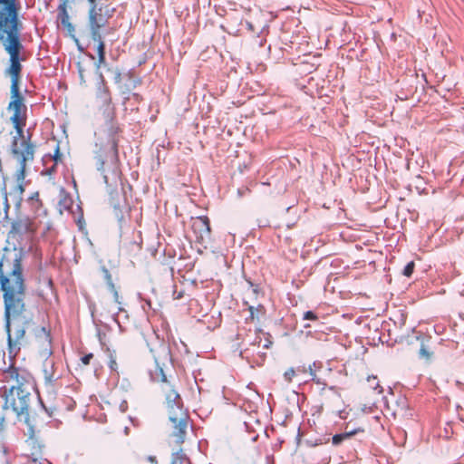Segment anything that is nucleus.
<instances>
[{
	"label": "nucleus",
	"instance_id": "c756f323",
	"mask_svg": "<svg viewBox=\"0 0 464 464\" xmlns=\"http://www.w3.org/2000/svg\"><path fill=\"white\" fill-rule=\"evenodd\" d=\"M92 358H93V354L88 353V354H85L84 356H82L81 358V361L83 365H88Z\"/></svg>",
	"mask_w": 464,
	"mask_h": 464
},
{
	"label": "nucleus",
	"instance_id": "a211bd4d",
	"mask_svg": "<svg viewBox=\"0 0 464 464\" xmlns=\"http://www.w3.org/2000/svg\"><path fill=\"white\" fill-rule=\"evenodd\" d=\"M72 203L73 201L69 194L63 191L60 194L59 207L61 212L63 210H70L72 207Z\"/></svg>",
	"mask_w": 464,
	"mask_h": 464
},
{
	"label": "nucleus",
	"instance_id": "7ed1b4c3",
	"mask_svg": "<svg viewBox=\"0 0 464 464\" xmlns=\"http://www.w3.org/2000/svg\"><path fill=\"white\" fill-rule=\"evenodd\" d=\"M1 376L3 382L14 383L6 392L5 404L16 413L19 421L27 424L41 419L32 408L35 400L33 375L26 369L11 364L3 371Z\"/></svg>",
	"mask_w": 464,
	"mask_h": 464
},
{
	"label": "nucleus",
	"instance_id": "6e6552de",
	"mask_svg": "<svg viewBox=\"0 0 464 464\" xmlns=\"http://www.w3.org/2000/svg\"><path fill=\"white\" fill-rule=\"evenodd\" d=\"M27 425V442L31 447V454L32 456H41L43 454V450L44 449V440L40 438L39 433L41 429L44 426V420L42 419L34 420V421L29 422Z\"/></svg>",
	"mask_w": 464,
	"mask_h": 464
},
{
	"label": "nucleus",
	"instance_id": "6ab92c4d",
	"mask_svg": "<svg viewBox=\"0 0 464 464\" xmlns=\"http://www.w3.org/2000/svg\"><path fill=\"white\" fill-rule=\"evenodd\" d=\"M29 204L31 205L32 208L35 211H37L42 207V201L39 198V193L34 192L28 199Z\"/></svg>",
	"mask_w": 464,
	"mask_h": 464
},
{
	"label": "nucleus",
	"instance_id": "393cba45",
	"mask_svg": "<svg viewBox=\"0 0 464 464\" xmlns=\"http://www.w3.org/2000/svg\"><path fill=\"white\" fill-rule=\"evenodd\" d=\"M33 464H52L47 459H44L41 456H33L32 459Z\"/></svg>",
	"mask_w": 464,
	"mask_h": 464
},
{
	"label": "nucleus",
	"instance_id": "dca6fc26",
	"mask_svg": "<svg viewBox=\"0 0 464 464\" xmlns=\"http://www.w3.org/2000/svg\"><path fill=\"white\" fill-rule=\"evenodd\" d=\"M364 432V428L358 427L351 430H345L343 433L335 434L333 436L332 442L334 445L341 444L344 440L352 438L357 433Z\"/></svg>",
	"mask_w": 464,
	"mask_h": 464
},
{
	"label": "nucleus",
	"instance_id": "412c9836",
	"mask_svg": "<svg viewBox=\"0 0 464 464\" xmlns=\"http://www.w3.org/2000/svg\"><path fill=\"white\" fill-rule=\"evenodd\" d=\"M185 460L189 462V459L187 458L186 453L181 449L173 454L172 464H175L177 461L182 463Z\"/></svg>",
	"mask_w": 464,
	"mask_h": 464
},
{
	"label": "nucleus",
	"instance_id": "a878e982",
	"mask_svg": "<svg viewBox=\"0 0 464 464\" xmlns=\"http://www.w3.org/2000/svg\"><path fill=\"white\" fill-rule=\"evenodd\" d=\"M295 375V371L293 369V368H290L288 369L287 371H285V372L284 373V377H285V380L287 382H291L292 380H293V377Z\"/></svg>",
	"mask_w": 464,
	"mask_h": 464
},
{
	"label": "nucleus",
	"instance_id": "9b49d317",
	"mask_svg": "<svg viewBox=\"0 0 464 464\" xmlns=\"http://www.w3.org/2000/svg\"><path fill=\"white\" fill-rule=\"evenodd\" d=\"M36 230L34 223L29 218H18L12 223L9 235L12 237L26 233H34Z\"/></svg>",
	"mask_w": 464,
	"mask_h": 464
},
{
	"label": "nucleus",
	"instance_id": "ddd939ff",
	"mask_svg": "<svg viewBox=\"0 0 464 464\" xmlns=\"http://www.w3.org/2000/svg\"><path fill=\"white\" fill-rule=\"evenodd\" d=\"M58 15L57 19L62 26L66 30L67 34L71 37H74L75 28L70 21V16L67 11V6L64 4L59 5L57 7Z\"/></svg>",
	"mask_w": 464,
	"mask_h": 464
},
{
	"label": "nucleus",
	"instance_id": "aec40b11",
	"mask_svg": "<svg viewBox=\"0 0 464 464\" xmlns=\"http://www.w3.org/2000/svg\"><path fill=\"white\" fill-rule=\"evenodd\" d=\"M367 382L369 384V388L372 391H377L378 393L382 392V388L380 386L378 378L376 376H369L367 378Z\"/></svg>",
	"mask_w": 464,
	"mask_h": 464
},
{
	"label": "nucleus",
	"instance_id": "7c9ffc66",
	"mask_svg": "<svg viewBox=\"0 0 464 464\" xmlns=\"http://www.w3.org/2000/svg\"><path fill=\"white\" fill-rule=\"evenodd\" d=\"M109 366L111 370L115 371L117 369V362H116V360L115 358H113L112 356H111V360H110V363H109Z\"/></svg>",
	"mask_w": 464,
	"mask_h": 464
},
{
	"label": "nucleus",
	"instance_id": "4be33fe9",
	"mask_svg": "<svg viewBox=\"0 0 464 464\" xmlns=\"http://www.w3.org/2000/svg\"><path fill=\"white\" fill-rule=\"evenodd\" d=\"M100 98L105 104H110L111 102V93L107 87H103L100 93Z\"/></svg>",
	"mask_w": 464,
	"mask_h": 464
},
{
	"label": "nucleus",
	"instance_id": "c85d7f7f",
	"mask_svg": "<svg viewBox=\"0 0 464 464\" xmlns=\"http://www.w3.org/2000/svg\"><path fill=\"white\" fill-rule=\"evenodd\" d=\"M53 159L55 162V165L62 160V154L60 153V149L59 147L57 146L56 149H55V151H54V154L53 156Z\"/></svg>",
	"mask_w": 464,
	"mask_h": 464
},
{
	"label": "nucleus",
	"instance_id": "5701e85b",
	"mask_svg": "<svg viewBox=\"0 0 464 464\" xmlns=\"http://www.w3.org/2000/svg\"><path fill=\"white\" fill-rule=\"evenodd\" d=\"M118 145H119V140L113 137L111 139V150L112 152V158L114 160H118V157H119Z\"/></svg>",
	"mask_w": 464,
	"mask_h": 464
},
{
	"label": "nucleus",
	"instance_id": "423d86ee",
	"mask_svg": "<svg viewBox=\"0 0 464 464\" xmlns=\"http://www.w3.org/2000/svg\"><path fill=\"white\" fill-rule=\"evenodd\" d=\"M89 4L88 24L90 34L99 38L102 31L109 24L117 11L111 0H87Z\"/></svg>",
	"mask_w": 464,
	"mask_h": 464
},
{
	"label": "nucleus",
	"instance_id": "39448f33",
	"mask_svg": "<svg viewBox=\"0 0 464 464\" xmlns=\"http://www.w3.org/2000/svg\"><path fill=\"white\" fill-rule=\"evenodd\" d=\"M35 147L32 142L28 140L17 142V139H13L11 144V153L13 158L17 161L19 168L15 173V179L17 184L8 193L6 191V186L0 188V194L3 199L5 216L7 217L8 210L10 208L9 198L16 206L20 207L23 201V194L24 192V181L26 176V165L28 162H32L34 159Z\"/></svg>",
	"mask_w": 464,
	"mask_h": 464
},
{
	"label": "nucleus",
	"instance_id": "1a4fd4ad",
	"mask_svg": "<svg viewBox=\"0 0 464 464\" xmlns=\"http://www.w3.org/2000/svg\"><path fill=\"white\" fill-rule=\"evenodd\" d=\"M191 229L198 243L203 244L210 240V221L207 216L192 218Z\"/></svg>",
	"mask_w": 464,
	"mask_h": 464
},
{
	"label": "nucleus",
	"instance_id": "2f4dec72",
	"mask_svg": "<svg viewBox=\"0 0 464 464\" xmlns=\"http://www.w3.org/2000/svg\"><path fill=\"white\" fill-rule=\"evenodd\" d=\"M113 295V299H114V302L117 303V304H121V301H120V295H119V293H118V290L117 291H114L112 293Z\"/></svg>",
	"mask_w": 464,
	"mask_h": 464
},
{
	"label": "nucleus",
	"instance_id": "b1692460",
	"mask_svg": "<svg viewBox=\"0 0 464 464\" xmlns=\"http://www.w3.org/2000/svg\"><path fill=\"white\" fill-rule=\"evenodd\" d=\"M414 267H415V264H414V262H413V261L409 262V263L405 266V267H404V269H403L402 274H403L405 276L410 277V276L412 275V273H413Z\"/></svg>",
	"mask_w": 464,
	"mask_h": 464
},
{
	"label": "nucleus",
	"instance_id": "f8f14e48",
	"mask_svg": "<svg viewBox=\"0 0 464 464\" xmlns=\"http://www.w3.org/2000/svg\"><path fill=\"white\" fill-rule=\"evenodd\" d=\"M418 340L420 341V346L419 350V358L423 360L425 362H431L434 357V349L432 346V342L430 337H418Z\"/></svg>",
	"mask_w": 464,
	"mask_h": 464
},
{
	"label": "nucleus",
	"instance_id": "0eeeda50",
	"mask_svg": "<svg viewBox=\"0 0 464 464\" xmlns=\"http://www.w3.org/2000/svg\"><path fill=\"white\" fill-rule=\"evenodd\" d=\"M11 100L8 104V111H12L13 114L10 117V121L16 130L17 140L22 139V141H30V137L25 140L24 135V128L26 125L27 120V107L24 104V98L20 92V89H10ZM18 143L19 140H17Z\"/></svg>",
	"mask_w": 464,
	"mask_h": 464
},
{
	"label": "nucleus",
	"instance_id": "f03ea898",
	"mask_svg": "<svg viewBox=\"0 0 464 464\" xmlns=\"http://www.w3.org/2000/svg\"><path fill=\"white\" fill-rule=\"evenodd\" d=\"M20 0H0V44L9 54L10 64L5 73L11 77V88L20 89L23 60L20 57L24 46L21 43L23 22Z\"/></svg>",
	"mask_w": 464,
	"mask_h": 464
},
{
	"label": "nucleus",
	"instance_id": "cd10ccee",
	"mask_svg": "<svg viewBox=\"0 0 464 464\" xmlns=\"http://www.w3.org/2000/svg\"><path fill=\"white\" fill-rule=\"evenodd\" d=\"M303 318L304 320H313V321H315L318 319L317 315L313 311H306L304 314Z\"/></svg>",
	"mask_w": 464,
	"mask_h": 464
},
{
	"label": "nucleus",
	"instance_id": "20e7f679",
	"mask_svg": "<svg viewBox=\"0 0 464 464\" xmlns=\"http://www.w3.org/2000/svg\"><path fill=\"white\" fill-rule=\"evenodd\" d=\"M150 375L154 382H159L160 391L168 408L171 429L169 435V445L179 448L185 441L189 420L188 414L183 409L180 395L164 373V363L160 364L158 358L155 359V370L150 372Z\"/></svg>",
	"mask_w": 464,
	"mask_h": 464
},
{
	"label": "nucleus",
	"instance_id": "473e14b6",
	"mask_svg": "<svg viewBox=\"0 0 464 464\" xmlns=\"http://www.w3.org/2000/svg\"><path fill=\"white\" fill-rule=\"evenodd\" d=\"M121 131L119 127H111V132L113 135L118 134Z\"/></svg>",
	"mask_w": 464,
	"mask_h": 464
},
{
	"label": "nucleus",
	"instance_id": "58836bf2",
	"mask_svg": "<svg viewBox=\"0 0 464 464\" xmlns=\"http://www.w3.org/2000/svg\"><path fill=\"white\" fill-rule=\"evenodd\" d=\"M103 165H104V162H103V161H102V163H101V167L99 168V169H103Z\"/></svg>",
	"mask_w": 464,
	"mask_h": 464
},
{
	"label": "nucleus",
	"instance_id": "9d476101",
	"mask_svg": "<svg viewBox=\"0 0 464 464\" xmlns=\"http://www.w3.org/2000/svg\"><path fill=\"white\" fill-rule=\"evenodd\" d=\"M46 359L43 363V373L44 377V381L46 384L53 385L56 381H58L61 376V362H56L54 358L50 356H45Z\"/></svg>",
	"mask_w": 464,
	"mask_h": 464
},
{
	"label": "nucleus",
	"instance_id": "4c0bfd02",
	"mask_svg": "<svg viewBox=\"0 0 464 464\" xmlns=\"http://www.w3.org/2000/svg\"><path fill=\"white\" fill-rule=\"evenodd\" d=\"M54 167H55V165H54L53 167H52V168L48 170V173H49V174H51L53 171H54Z\"/></svg>",
	"mask_w": 464,
	"mask_h": 464
},
{
	"label": "nucleus",
	"instance_id": "f257e3e1",
	"mask_svg": "<svg viewBox=\"0 0 464 464\" xmlns=\"http://www.w3.org/2000/svg\"><path fill=\"white\" fill-rule=\"evenodd\" d=\"M23 253L16 247H5L0 258V289L3 292L9 352L16 353L29 345L41 356L53 354L50 330L34 326V305L26 296L22 265Z\"/></svg>",
	"mask_w": 464,
	"mask_h": 464
},
{
	"label": "nucleus",
	"instance_id": "f3484780",
	"mask_svg": "<svg viewBox=\"0 0 464 464\" xmlns=\"http://www.w3.org/2000/svg\"><path fill=\"white\" fill-rule=\"evenodd\" d=\"M248 312L249 315L246 318V322L253 323L256 320H259L261 316L265 315L266 308L262 304H258L257 306L249 305Z\"/></svg>",
	"mask_w": 464,
	"mask_h": 464
},
{
	"label": "nucleus",
	"instance_id": "ea45409f",
	"mask_svg": "<svg viewBox=\"0 0 464 464\" xmlns=\"http://www.w3.org/2000/svg\"><path fill=\"white\" fill-rule=\"evenodd\" d=\"M253 291H254L255 293H257V292H258L257 286H256V287L253 289Z\"/></svg>",
	"mask_w": 464,
	"mask_h": 464
},
{
	"label": "nucleus",
	"instance_id": "c9c22d12",
	"mask_svg": "<svg viewBox=\"0 0 464 464\" xmlns=\"http://www.w3.org/2000/svg\"><path fill=\"white\" fill-rule=\"evenodd\" d=\"M126 407H127V406H126V402L122 403V404L121 405V411H124L126 410Z\"/></svg>",
	"mask_w": 464,
	"mask_h": 464
},
{
	"label": "nucleus",
	"instance_id": "f704fd0d",
	"mask_svg": "<svg viewBox=\"0 0 464 464\" xmlns=\"http://www.w3.org/2000/svg\"><path fill=\"white\" fill-rule=\"evenodd\" d=\"M63 4H64V6H68L69 0H60V4L59 5H63Z\"/></svg>",
	"mask_w": 464,
	"mask_h": 464
},
{
	"label": "nucleus",
	"instance_id": "2eb2a0df",
	"mask_svg": "<svg viewBox=\"0 0 464 464\" xmlns=\"http://www.w3.org/2000/svg\"><path fill=\"white\" fill-rule=\"evenodd\" d=\"M92 39L98 44L97 45V53H98V63L97 67L99 68L102 64L105 63V44L102 41V31H99V38L91 34Z\"/></svg>",
	"mask_w": 464,
	"mask_h": 464
},
{
	"label": "nucleus",
	"instance_id": "bb28decb",
	"mask_svg": "<svg viewBox=\"0 0 464 464\" xmlns=\"http://www.w3.org/2000/svg\"><path fill=\"white\" fill-rule=\"evenodd\" d=\"M106 278H107V285H108L110 291L111 293H113L114 291H117V288H116L114 283L112 282L111 276L109 273L106 274Z\"/></svg>",
	"mask_w": 464,
	"mask_h": 464
},
{
	"label": "nucleus",
	"instance_id": "72a5a7b5",
	"mask_svg": "<svg viewBox=\"0 0 464 464\" xmlns=\"http://www.w3.org/2000/svg\"><path fill=\"white\" fill-rule=\"evenodd\" d=\"M42 408H43V411H44L46 412L48 417L53 416V411H48L47 409L44 405H42Z\"/></svg>",
	"mask_w": 464,
	"mask_h": 464
},
{
	"label": "nucleus",
	"instance_id": "e433bc0d",
	"mask_svg": "<svg viewBox=\"0 0 464 464\" xmlns=\"http://www.w3.org/2000/svg\"><path fill=\"white\" fill-rule=\"evenodd\" d=\"M165 358L169 360V353L168 351L165 352Z\"/></svg>",
	"mask_w": 464,
	"mask_h": 464
},
{
	"label": "nucleus",
	"instance_id": "4468645a",
	"mask_svg": "<svg viewBox=\"0 0 464 464\" xmlns=\"http://www.w3.org/2000/svg\"><path fill=\"white\" fill-rule=\"evenodd\" d=\"M58 15L57 19L62 26L66 30L67 34L71 37H74L75 28L70 21V16L67 11V6L64 4L59 5L57 7Z\"/></svg>",
	"mask_w": 464,
	"mask_h": 464
}]
</instances>
